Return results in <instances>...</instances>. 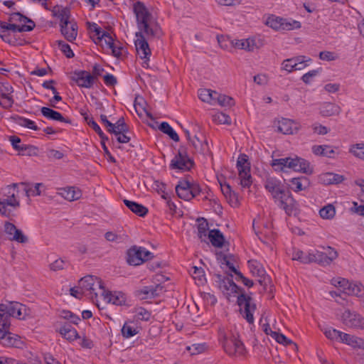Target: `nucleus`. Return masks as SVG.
<instances>
[{
	"instance_id": "c9c22d12",
	"label": "nucleus",
	"mask_w": 364,
	"mask_h": 364,
	"mask_svg": "<svg viewBox=\"0 0 364 364\" xmlns=\"http://www.w3.org/2000/svg\"><path fill=\"white\" fill-rule=\"evenodd\" d=\"M65 31L68 34H65V32L61 31V33L65 38V39L70 42H73L76 39L77 35V25L75 22H70L66 24Z\"/></svg>"
},
{
	"instance_id": "f03ea898",
	"label": "nucleus",
	"mask_w": 364,
	"mask_h": 364,
	"mask_svg": "<svg viewBox=\"0 0 364 364\" xmlns=\"http://www.w3.org/2000/svg\"><path fill=\"white\" fill-rule=\"evenodd\" d=\"M133 11L136 16L139 31L144 33L149 39L159 38L161 35L159 26L152 21V15L144 3L136 1L133 5Z\"/></svg>"
},
{
	"instance_id": "a878e982",
	"label": "nucleus",
	"mask_w": 364,
	"mask_h": 364,
	"mask_svg": "<svg viewBox=\"0 0 364 364\" xmlns=\"http://www.w3.org/2000/svg\"><path fill=\"white\" fill-rule=\"evenodd\" d=\"M124 203L131 211L140 217H144L148 213V208L141 204L127 199L124 200Z\"/></svg>"
},
{
	"instance_id": "37998d69",
	"label": "nucleus",
	"mask_w": 364,
	"mask_h": 364,
	"mask_svg": "<svg viewBox=\"0 0 364 364\" xmlns=\"http://www.w3.org/2000/svg\"><path fill=\"white\" fill-rule=\"evenodd\" d=\"M249 267L253 275L259 277H263L265 275V270L262 266L257 261L249 262Z\"/></svg>"
},
{
	"instance_id": "a211bd4d",
	"label": "nucleus",
	"mask_w": 364,
	"mask_h": 364,
	"mask_svg": "<svg viewBox=\"0 0 364 364\" xmlns=\"http://www.w3.org/2000/svg\"><path fill=\"white\" fill-rule=\"evenodd\" d=\"M51 11L55 17L60 19V31L65 32V35L68 34L65 31V27L67 23H70L71 22L69 21L70 16V9L57 5L51 9Z\"/></svg>"
},
{
	"instance_id": "c85d7f7f",
	"label": "nucleus",
	"mask_w": 364,
	"mask_h": 364,
	"mask_svg": "<svg viewBox=\"0 0 364 364\" xmlns=\"http://www.w3.org/2000/svg\"><path fill=\"white\" fill-rule=\"evenodd\" d=\"M207 237L214 247H221L223 245L225 238L219 230L214 229L210 230Z\"/></svg>"
},
{
	"instance_id": "3c124183",
	"label": "nucleus",
	"mask_w": 364,
	"mask_h": 364,
	"mask_svg": "<svg viewBox=\"0 0 364 364\" xmlns=\"http://www.w3.org/2000/svg\"><path fill=\"white\" fill-rule=\"evenodd\" d=\"M36 26V24L33 25H16L15 23H9V31H12L13 32H25V31H31Z\"/></svg>"
},
{
	"instance_id": "5fc2aeb1",
	"label": "nucleus",
	"mask_w": 364,
	"mask_h": 364,
	"mask_svg": "<svg viewBox=\"0 0 364 364\" xmlns=\"http://www.w3.org/2000/svg\"><path fill=\"white\" fill-rule=\"evenodd\" d=\"M217 105L222 107H232L235 105V100L231 97L219 93Z\"/></svg>"
},
{
	"instance_id": "a19ab883",
	"label": "nucleus",
	"mask_w": 364,
	"mask_h": 364,
	"mask_svg": "<svg viewBox=\"0 0 364 364\" xmlns=\"http://www.w3.org/2000/svg\"><path fill=\"white\" fill-rule=\"evenodd\" d=\"M321 179L324 183L328 184H338L341 183L344 180V177L341 175L333 173H326L322 176Z\"/></svg>"
},
{
	"instance_id": "0eeeda50",
	"label": "nucleus",
	"mask_w": 364,
	"mask_h": 364,
	"mask_svg": "<svg viewBox=\"0 0 364 364\" xmlns=\"http://www.w3.org/2000/svg\"><path fill=\"white\" fill-rule=\"evenodd\" d=\"M219 339L223 344L225 351L230 356H240L245 353L243 343L238 339L237 336L224 329L219 331Z\"/></svg>"
},
{
	"instance_id": "79ce46f5",
	"label": "nucleus",
	"mask_w": 364,
	"mask_h": 364,
	"mask_svg": "<svg viewBox=\"0 0 364 364\" xmlns=\"http://www.w3.org/2000/svg\"><path fill=\"white\" fill-rule=\"evenodd\" d=\"M198 237L202 240H204L208 237V230L209 229L208 228V223L207 220L204 218L198 219Z\"/></svg>"
},
{
	"instance_id": "2eb2a0df",
	"label": "nucleus",
	"mask_w": 364,
	"mask_h": 364,
	"mask_svg": "<svg viewBox=\"0 0 364 364\" xmlns=\"http://www.w3.org/2000/svg\"><path fill=\"white\" fill-rule=\"evenodd\" d=\"M71 80L74 81L77 85L83 88H91L95 84L93 81V76L91 73L86 70H75L70 77Z\"/></svg>"
},
{
	"instance_id": "473e14b6",
	"label": "nucleus",
	"mask_w": 364,
	"mask_h": 364,
	"mask_svg": "<svg viewBox=\"0 0 364 364\" xmlns=\"http://www.w3.org/2000/svg\"><path fill=\"white\" fill-rule=\"evenodd\" d=\"M291 259L303 264L311 263V252L305 253L299 249L295 247L291 250Z\"/></svg>"
},
{
	"instance_id": "f704fd0d",
	"label": "nucleus",
	"mask_w": 364,
	"mask_h": 364,
	"mask_svg": "<svg viewBox=\"0 0 364 364\" xmlns=\"http://www.w3.org/2000/svg\"><path fill=\"white\" fill-rule=\"evenodd\" d=\"M346 294L363 297L364 296V286L360 282H350Z\"/></svg>"
},
{
	"instance_id": "aec40b11",
	"label": "nucleus",
	"mask_w": 364,
	"mask_h": 364,
	"mask_svg": "<svg viewBox=\"0 0 364 364\" xmlns=\"http://www.w3.org/2000/svg\"><path fill=\"white\" fill-rule=\"evenodd\" d=\"M191 189V182L186 180L180 181L176 186L177 196L184 200H190L193 198Z\"/></svg>"
},
{
	"instance_id": "20e7f679",
	"label": "nucleus",
	"mask_w": 364,
	"mask_h": 364,
	"mask_svg": "<svg viewBox=\"0 0 364 364\" xmlns=\"http://www.w3.org/2000/svg\"><path fill=\"white\" fill-rule=\"evenodd\" d=\"M26 306L17 301H6L0 304V326L4 328L11 326V318L23 319L26 315Z\"/></svg>"
},
{
	"instance_id": "4d7b16f0",
	"label": "nucleus",
	"mask_w": 364,
	"mask_h": 364,
	"mask_svg": "<svg viewBox=\"0 0 364 364\" xmlns=\"http://www.w3.org/2000/svg\"><path fill=\"white\" fill-rule=\"evenodd\" d=\"M69 266V263L61 259V258H59L56 260H55L53 262H52L50 264V269L52 270V271H59V270H62V269H67Z\"/></svg>"
},
{
	"instance_id": "09e8293b",
	"label": "nucleus",
	"mask_w": 364,
	"mask_h": 364,
	"mask_svg": "<svg viewBox=\"0 0 364 364\" xmlns=\"http://www.w3.org/2000/svg\"><path fill=\"white\" fill-rule=\"evenodd\" d=\"M319 214L323 219H331L336 214L335 208L333 205L328 204L320 210Z\"/></svg>"
},
{
	"instance_id": "4468645a",
	"label": "nucleus",
	"mask_w": 364,
	"mask_h": 364,
	"mask_svg": "<svg viewBox=\"0 0 364 364\" xmlns=\"http://www.w3.org/2000/svg\"><path fill=\"white\" fill-rule=\"evenodd\" d=\"M341 321L348 328L364 330V318L356 311L345 310L341 315Z\"/></svg>"
},
{
	"instance_id": "6e6d98bb",
	"label": "nucleus",
	"mask_w": 364,
	"mask_h": 364,
	"mask_svg": "<svg viewBox=\"0 0 364 364\" xmlns=\"http://www.w3.org/2000/svg\"><path fill=\"white\" fill-rule=\"evenodd\" d=\"M350 152L357 158L364 160V144H356L350 149Z\"/></svg>"
},
{
	"instance_id": "7ed1b4c3",
	"label": "nucleus",
	"mask_w": 364,
	"mask_h": 364,
	"mask_svg": "<svg viewBox=\"0 0 364 364\" xmlns=\"http://www.w3.org/2000/svg\"><path fill=\"white\" fill-rule=\"evenodd\" d=\"M18 186V183H13L0 191V213L5 217L13 216L14 211L20 207Z\"/></svg>"
},
{
	"instance_id": "603ef678",
	"label": "nucleus",
	"mask_w": 364,
	"mask_h": 364,
	"mask_svg": "<svg viewBox=\"0 0 364 364\" xmlns=\"http://www.w3.org/2000/svg\"><path fill=\"white\" fill-rule=\"evenodd\" d=\"M21 185L25 186L24 191H26V195L28 196H40L41 193L40 188H41V187L43 186V184L41 183H36L33 187H31V188H27L26 184L24 183H21Z\"/></svg>"
},
{
	"instance_id": "6ab92c4d",
	"label": "nucleus",
	"mask_w": 364,
	"mask_h": 364,
	"mask_svg": "<svg viewBox=\"0 0 364 364\" xmlns=\"http://www.w3.org/2000/svg\"><path fill=\"white\" fill-rule=\"evenodd\" d=\"M100 297L102 298L104 301L115 305L121 306L126 303V296L121 291L112 293L104 289Z\"/></svg>"
},
{
	"instance_id": "9b49d317",
	"label": "nucleus",
	"mask_w": 364,
	"mask_h": 364,
	"mask_svg": "<svg viewBox=\"0 0 364 364\" xmlns=\"http://www.w3.org/2000/svg\"><path fill=\"white\" fill-rule=\"evenodd\" d=\"M194 162L188 155L185 149H179L170 164V168L183 171H190L193 166Z\"/></svg>"
},
{
	"instance_id": "e2e57ef3",
	"label": "nucleus",
	"mask_w": 364,
	"mask_h": 364,
	"mask_svg": "<svg viewBox=\"0 0 364 364\" xmlns=\"http://www.w3.org/2000/svg\"><path fill=\"white\" fill-rule=\"evenodd\" d=\"M322 248L326 257L328 259V262L331 263L338 257V252L334 248L330 246L323 247Z\"/></svg>"
},
{
	"instance_id": "cd10ccee",
	"label": "nucleus",
	"mask_w": 364,
	"mask_h": 364,
	"mask_svg": "<svg viewBox=\"0 0 364 364\" xmlns=\"http://www.w3.org/2000/svg\"><path fill=\"white\" fill-rule=\"evenodd\" d=\"M232 44L235 48L252 51L256 47L255 41L252 38L234 40Z\"/></svg>"
},
{
	"instance_id": "c03bdc74",
	"label": "nucleus",
	"mask_w": 364,
	"mask_h": 364,
	"mask_svg": "<svg viewBox=\"0 0 364 364\" xmlns=\"http://www.w3.org/2000/svg\"><path fill=\"white\" fill-rule=\"evenodd\" d=\"M323 333L331 341H341L343 332L333 328H327L323 331Z\"/></svg>"
},
{
	"instance_id": "49530a36",
	"label": "nucleus",
	"mask_w": 364,
	"mask_h": 364,
	"mask_svg": "<svg viewBox=\"0 0 364 364\" xmlns=\"http://www.w3.org/2000/svg\"><path fill=\"white\" fill-rule=\"evenodd\" d=\"M213 121L219 124H230L231 119L229 115L223 112H216L212 116Z\"/></svg>"
},
{
	"instance_id": "9d476101",
	"label": "nucleus",
	"mask_w": 364,
	"mask_h": 364,
	"mask_svg": "<svg viewBox=\"0 0 364 364\" xmlns=\"http://www.w3.org/2000/svg\"><path fill=\"white\" fill-rule=\"evenodd\" d=\"M153 257V253L145 247L136 245L129 248L127 251V262L131 265H139Z\"/></svg>"
},
{
	"instance_id": "6e6552de",
	"label": "nucleus",
	"mask_w": 364,
	"mask_h": 364,
	"mask_svg": "<svg viewBox=\"0 0 364 364\" xmlns=\"http://www.w3.org/2000/svg\"><path fill=\"white\" fill-rule=\"evenodd\" d=\"M266 25L275 31H292L300 28L299 21L291 18H284L274 15L269 16L266 20Z\"/></svg>"
},
{
	"instance_id": "2f4dec72",
	"label": "nucleus",
	"mask_w": 364,
	"mask_h": 364,
	"mask_svg": "<svg viewBox=\"0 0 364 364\" xmlns=\"http://www.w3.org/2000/svg\"><path fill=\"white\" fill-rule=\"evenodd\" d=\"M340 112V107L334 103L326 102L321 108V114L325 117L338 115Z\"/></svg>"
},
{
	"instance_id": "7c9ffc66",
	"label": "nucleus",
	"mask_w": 364,
	"mask_h": 364,
	"mask_svg": "<svg viewBox=\"0 0 364 364\" xmlns=\"http://www.w3.org/2000/svg\"><path fill=\"white\" fill-rule=\"evenodd\" d=\"M312 152L315 155L328 158L333 157V154H335L333 148L328 145H314L312 146Z\"/></svg>"
},
{
	"instance_id": "680f3d73",
	"label": "nucleus",
	"mask_w": 364,
	"mask_h": 364,
	"mask_svg": "<svg viewBox=\"0 0 364 364\" xmlns=\"http://www.w3.org/2000/svg\"><path fill=\"white\" fill-rule=\"evenodd\" d=\"M14 104L12 96L9 94L2 93L1 95L0 105L5 109H9Z\"/></svg>"
},
{
	"instance_id": "c756f323",
	"label": "nucleus",
	"mask_w": 364,
	"mask_h": 364,
	"mask_svg": "<svg viewBox=\"0 0 364 364\" xmlns=\"http://www.w3.org/2000/svg\"><path fill=\"white\" fill-rule=\"evenodd\" d=\"M220 288L223 291H230L232 294H237L239 292H242V289L239 287L232 279L229 278H225L223 279L220 283Z\"/></svg>"
},
{
	"instance_id": "774afa93",
	"label": "nucleus",
	"mask_w": 364,
	"mask_h": 364,
	"mask_svg": "<svg viewBox=\"0 0 364 364\" xmlns=\"http://www.w3.org/2000/svg\"><path fill=\"white\" fill-rule=\"evenodd\" d=\"M210 95H211V90L210 89H200L198 90V97L203 102L208 103L210 100Z\"/></svg>"
},
{
	"instance_id": "f3484780",
	"label": "nucleus",
	"mask_w": 364,
	"mask_h": 364,
	"mask_svg": "<svg viewBox=\"0 0 364 364\" xmlns=\"http://www.w3.org/2000/svg\"><path fill=\"white\" fill-rule=\"evenodd\" d=\"M4 228L9 240L19 243H26L28 242V237L21 230L18 229L14 224L10 222H5Z\"/></svg>"
},
{
	"instance_id": "39448f33",
	"label": "nucleus",
	"mask_w": 364,
	"mask_h": 364,
	"mask_svg": "<svg viewBox=\"0 0 364 364\" xmlns=\"http://www.w3.org/2000/svg\"><path fill=\"white\" fill-rule=\"evenodd\" d=\"M271 165L275 171H284L286 168H288L294 171L305 173H312V168L310 166L309 162L297 156L273 159Z\"/></svg>"
},
{
	"instance_id": "412c9836",
	"label": "nucleus",
	"mask_w": 364,
	"mask_h": 364,
	"mask_svg": "<svg viewBox=\"0 0 364 364\" xmlns=\"http://www.w3.org/2000/svg\"><path fill=\"white\" fill-rule=\"evenodd\" d=\"M41 112L44 117L50 120L58 121L69 124L71 122L70 119L68 118H65L61 113L47 107H41Z\"/></svg>"
},
{
	"instance_id": "393cba45",
	"label": "nucleus",
	"mask_w": 364,
	"mask_h": 364,
	"mask_svg": "<svg viewBox=\"0 0 364 364\" xmlns=\"http://www.w3.org/2000/svg\"><path fill=\"white\" fill-rule=\"evenodd\" d=\"M58 332L64 338L70 342L80 338L76 329L68 323L60 327Z\"/></svg>"
},
{
	"instance_id": "72a5a7b5",
	"label": "nucleus",
	"mask_w": 364,
	"mask_h": 364,
	"mask_svg": "<svg viewBox=\"0 0 364 364\" xmlns=\"http://www.w3.org/2000/svg\"><path fill=\"white\" fill-rule=\"evenodd\" d=\"M316 262L322 266L329 265L328 259L323 251L314 250L311 252V263Z\"/></svg>"
},
{
	"instance_id": "864d4df0",
	"label": "nucleus",
	"mask_w": 364,
	"mask_h": 364,
	"mask_svg": "<svg viewBox=\"0 0 364 364\" xmlns=\"http://www.w3.org/2000/svg\"><path fill=\"white\" fill-rule=\"evenodd\" d=\"M9 21H19L23 23H28V25H33L35 23L28 17L23 16L19 12H14L10 15Z\"/></svg>"
},
{
	"instance_id": "ea45409f",
	"label": "nucleus",
	"mask_w": 364,
	"mask_h": 364,
	"mask_svg": "<svg viewBox=\"0 0 364 364\" xmlns=\"http://www.w3.org/2000/svg\"><path fill=\"white\" fill-rule=\"evenodd\" d=\"M95 43L102 47L106 46L109 48L111 46H113L114 40L110 34L105 31L100 37L96 38Z\"/></svg>"
},
{
	"instance_id": "0e129e2a",
	"label": "nucleus",
	"mask_w": 364,
	"mask_h": 364,
	"mask_svg": "<svg viewBox=\"0 0 364 364\" xmlns=\"http://www.w3.org/2000/svg\"><path fill=\"white\" fill-rule=\"evenodd\" d=\"M296 60H298V61H296V68H295V70H301L304 69L308 66V63L311 61V58H306L304 55L296 57Z\"/></svg>"
},
{
	"instance_id": "4c0bfd02",
	"label": "nucleus",
	"mask_w": 364,
	"mask_h": 364,
	"mask_svg": "<svg viewBox=\"0 0 364 364\" xmlns=\"http://www.w3.org/2000/svg\"><path fill=\"white\" fill-rule=\"evenodd\" d=\"M9 141L15 150L21 152H25L26 151L33 148L32 146L21 144V139L15 135L9 136Z\"/></svg>"
},
{
	"instance_id": "338daca9",
	"label": "nucleus",
	"mask_w": 364,
	"mask_h": 364,
	"mask_svg": "<svg viewBox=\"0 0 364 364\" xmlns=\"http://www.w3.org/2000/svg\"><path fill=\"white\" fill-rule=\"evenodd\" d=\"M321 70V68H318L316 70H312L305 73L302 77L301 80L305 84H309L311 82L313 77H316L319 72Z\"/></svg>"
},
{
	"instance_id": "de8ad7c7",
	"label": "nucleus",
	"mask_w": 364,
	"mask_h": 364,
	"mask_svg": "<svg viewBox=\"0 0 364 364\" xmlns=\"http://www.w3.org/2000/svg\"><path fill=\"white\" fill-rule=\"evenodd\" d=\"M15 119H16V123L21 127H26V128H28V129H31L33 130L38 129V127L36 125L35 122H33L29 119H27V118H25L23 117H20V116H17Z\"/></svg>"
},
{
	"instance_id": "13d9d810",
	"label": "nucleus",
	"mask_w": 364,
	"mask_h": 364,
	"mask_svg": "<svg viewBox=\"0 0 364 364\" xmlns=\"http://www.w3.org/2000/svg\"><path fill=\"white\" fill-rule=\"evenodd\" d=\"M331 283L335 287H338V289H341L343 291V293L344 294L346 293L347 288L348 287L350 284L348 280L343 278L333 279Z\"/></svg>"
},
{
	"instance_id": "f8f14e48",
	"label": "nucleus",
	"mask_w": 364,
	"mask_h": 364,
	"mask_svg": "<svg viewBox=\"0 0 364 364\" xmlns=\"http://www.w3.org/2000/svg\"><path fill=\"white\" fill-rule=\"evenodd\" d=\"M145 34L141 31L136 33V40L134 44L136 50L137 55L140 58L144 59L142 65L144 68L149 66L148 61L151 54V49L149 43L145 38Z\"/></svg>"
},
{
	"instance_id": "ddd939ff",
	"label": "nucleus",
	"mask_w": 364,
	"mask_h": 364,
	"mask_svg": "<svg viewBox=\"0 0 364 364\" xmlns=\"http://www.w3.org/2000/svg\"><path fill=\"white\" fill-rule=\"evenodd\" d=\"M237 304L240 307V312L243 317L250 323L254 322L253 312L256 309V305L252 302V299L250 296L241 293L237 296Z\"/></svg>"
},
{
	"instance_id": "b1692460",
	"label": "nucleus",
	"mask_w": 364,
	"mask_h": 364,
	"mask_svg": "<svg viewBox=\"0 0 364 364\" xmlns=\"http://www.w3.org/2000/svg\"><path fill=\"white\" fill-rule=\"evenodd\" d=\"M340 342L350 346L354 348L364 349V339L346 333H343Z\"/></svg>"
},
{
	"instance_id": "dca6fc26",
	"label": "nucleus",
	"mask_w": 364,
	"mask_h": 364,
	"mask_svg": "<svg viewBox=\"0 0 364 364\" xmlns=\"http://www.w3.org/2000/svg\"><path fill=\"white\" fill-rule=\"evenodd\" d=\"M10 326L1 328L0 326V343L8 347L21 348L23 345V341L17 335L9 333Z\"/></svg>"
},
{
	"instance_id": "bb28decb",
	"label": "nucleus",
	"mask_w": 364,
	"mask_h": 364,
	"mask_svg": "<svg viewBox=\"0 0 364 364\" xmlns=\"http://www.w3.org/2000/svg\"><path fill=\"white\" fill-rule=\"evenodd\" d=\"M289 182V186L294 192L306 190L309 185L307 178L304 176L293 178Z\"/></svg>"
},
{
	"instance_id": "052dcab7",
	"label": "nucleus",
	"mask_w": 364,
	"mask_h": 364,
	"mask_svg": "<svg viewBox=\"0 0 364 364\" xmlns=\"http://www.w3.org/2000/svg\"><path fill=\"white\" fill-rule=\"evenodd\" d=\"M296 61H298V60H296V57L286 59L282 63V68L288 73H291L295 70V68H296Z\"/></svg>"
},
{
	"instance_id": "423d86ee",
	"label": "nucleus",
	"mask_w": 364,
	"mask_h": 364,
	"mask_svg": "<svg viewBox=\"0 0 364 364\" xmlns=\"http://www.w3.org/2000/svg\"><path fill=\"white\" fill-rule=\"evenodd\" d=\"M77 288L99 306V297L105 289L101 279L92 275H87L79 280Z\"/></svg>"
},
{
	"instance_id": "1a4fd4ad",
	"label": "nucleus",
	"mask_w": 364,
	"mask_h": 364,
	"mask_svg": "<svg viewBox=\"0 0 364 364\" xmlns=\"http://www.w3.org/2000/svg\"><path fill=\"white\" fill-rule=\"evenodd\" d=\"M237 168L240 185L242 188H249L252 185V181L250 174V164L246 154H240L237 161Z\"/></svg>"
},
{
	"instance_id": "69168bd1",
	"label": "nucleus",
	"mask_w": 364,
	"mask_h": 364,
	"mask_svg": "<svg viewBox=\"0 0 364 364\" xmlns=\"http://www.w3.org/2000/svg\"><path fill=\"white\" fill-rule=\"evenodd\" d=\"M58 46L60 50L65 55L67 58H70L74 56V53L73 52V50L70 48V46L68 43L63 41H59Z\"/></svg>"
},
{
	"instance_id": "bf43d9fd",
	"label": "nucleus",
	"mask_w": 364,
	"mask_h": 364,
	"mask_svg": "<svg viewBox=\"0 0 364 364\" xmlns=\"http://www.w3.org/2000/svg\"><path fill=\"white\" fill-rule=\"evenodd\" d=\"M151 317V313L143 307L136 309L134 318L141 321H149Z\"/></svg>"
},
{
	"instance_id": "e433bc0d",
	"label": "nucleus",
	"mask_w": 364,
	"mask_h": 364,
	"mask_svg": "<svg viewBox=\"0 0 364 364\" xmlns=\"http://www.w3.org/2000/svg\"><path fill=\"white\" fill-rule=\"evenodd\" d=\"M137 327L132 321H127L122 328V335L126 338H131L138 333Z\"/></svg>"
},
{
	"instance_id": "5701e85b",
	"label": "nucleus",
	"mask_w": 364,
	"mask_h": 364,
	"mask_svg": "<svg viewBox=\"0 0 364 364\" xmlns=\"http://www.w3.org/2000/svg\"><path fill=\"white\" fill-rule=\"evenodd\" d=\"M277 129L284 134H293L298 129L296 123L289 119H282L279 121Z\"/></svg>"
},
{
	"instance_id": "f257e3e1",
	"label": "nucleus",
	"mask_w": 364,
	"mask_h": 364,
	"mask_svg": "<svg viewBox=\"0 0 364 364\" xmlns=\"http://www.w3.org/2000/svg\"><path fill=\"white\" fill-rule=\"evenodd\" d=\"M264 188L271 193L275 201H279V207L284 210L288 215L299 214V203L293 198L291 192L284 188L279 179L273 177L267 178L264 183Z\"/></svg>"
},
{
	"instance_id": "58836bf2",
	"label": "nucleus",
	"mask_w": 364,
	"mask_h": 364,
	"mask_svg": "<svg viewBox=\"0 0 364 364\" xmlns=\"http://www.w3.org/2000/svg\"><path fill=\"white\" fill-rule=\"evenodd\" d=\"M159 129L163 133L167 134L174 141H179V136L178 134L173 130V129L169 125L168 122H163L159 127Z\"/></svg>"
},
{
	"instance_id": "8fccbe9b",
	"label": "nucleus",
	"mask_w": 364,
	"mask_h": 364,
	"mask_svg": "<svg viewBox=\"0 0 364 364\" xmlns=\"http://www.w3.org/2000/svg\"><path fill=\"white\" fill-rule=\"evenodd\" d=\"M191 274L194 279H198V284H202L205 281L204 271L202 268L192 267L191 269Z\"/></svg>"
},
{
	"instance_id": "a18cd8bd",
	"label": "nucleus",
	"mask_w": 364,
	"mask_h": 364,
	"mask_svg": "<svg viewBox=\"0 0 364 364\" xmlns=\"http://www.w3.org/2000/svg\"><path fill=\"white\" fill-rule=\"evenodd\" d=\"M113 124L114 131H112L111 134H119L129 132V126L125 123L123 117H120L116 123Z\"/></svg>"
},
{
	"instance_id": "4be33fe9",
	"label": "nucleus",
	"mask_w": 364,
	"mask_h": 364,
	"mask_svg": "<svg viewBox=\"0 0 364 364\" xmlns=\"http://www.w3.org/2000/svg\"><path fill=\"white\" fill-rule=\"evenodd\" d=\"M60 196L68 201L78 200L82 196L81 191L75 187L70 186L60 189Z\"/></svg>"
}]
</instances>
